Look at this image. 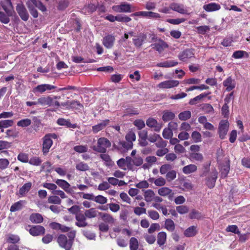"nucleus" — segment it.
<instances>
[{"mask_svg":"<svg viewBox=\"0 0 250 250\" xmlns=\"http://www.w3.org/2000/svg\"><path fill=\"white\" fill-rule=\"evenodd\" d=\"M111 146V143L106 138L101 137L98 140L96 146H94L93 149L101 153H105L107 148Z\"/></svg>","mask_w":250,"mask_h":250,"instance_id":"obj_1","label":"nucleus"},{"mask_svg":"<svg viewBox=\"0 0 250 250\" xmlns=\"http://www.w3.org/2000/svg\"><path fill=\"white\" fill-rule=\"evenodd\" d=\"M57 242L60 246L65 250H71L73 243L72 239H68L67 237L63 234H61L58 236Z\"/></svg>","mask_w":250,"mask_h":250,"instance_id":"obj_2","label":"nucleus"},{"mask_svg":"<svg viewBox=\"0 0 250 250\" xmlns=\"http://www.w3.org/2000/svg\"><path fill=\"white\" fill-rule=\"evenodd\" d=\"M218 172L215 169L212 170L208 173L206 178V185L209 188H212L215 185L217 178Z\"/></svg>","mask_w":250,"mask_h":250,"instance_id":"obj_3","label":"nucleus"},{"mask_svg":"<svg viewBox=\"0 0 250 250\" xmlns=\"http://www.w3.org/2000/svg\"><path fill=\"white\" fill-rule=\"evenodd\" d=\"M112 9L117 13H130L134 10L132 9V6L130 4L125 2H122L119 5H113Z\"/></svg>","mask_w":250,"mask_h":250,"instance_id":"obj_4","label":"nucleus"},{"mask_svg":"<svg viewBox=\"0 0 250 250\" xmlns=\"http://www.w3.org/2000/svg\"><path fill=\"white\" fill-rule=\"evenodd\" d=\"M16 10L22 20L27 21L29 19V15L22 2L17 4Z\"/></svg>","mask_w":250,"mask_h":250,"instance_id":"obj_5","label":"nucleus"},{"mask_svg":"<svg viewBox=\"0 0 250 250\" xmlns=\"http://www.w3.org/2000/svg\"><path fill=\"white\" fill-rule=\"evenodd\" d=\"M131 16H141L155 19L161 18V15L159 13L151 11H139L132 14Z\"/></svg>","mask_w":250,"mask_h":250,"instance_id":"obj_6","label":"nucleus"},{"mask_svg":"<svg viewBox=\"0 0 250 250\" xmlns=\"http://www.w3.org/2000/svg\"><path fill=\"white\" fill-rule=\"evenodd\" d=\"M229 124L227 121L222 120L220 121L219 127H218V133L219 134V137L221 139H224L225 136L227 135L228 131Z\"/></svg>","mask_w":250,"mask_h":250,"instance_id":"obj_7","label":"nucleus"},{"mask_svg":"<svg viewBox=\"0 0 250 250\" xmlns=\"http://www.w3.org/2000/svg\"><path fill=\"white\" fill-rule=\"evenodd\" d=\"M194 53L191 49H187L181 52L178 56L179 59L184 62H187L189 59L194 57Z\"/></svg>","mask_w":250,"mask_h":250,"instance_id":"obj_8","label":"nucleus"},{"mask_svg":"<svg viewBox=\"0 0 250 250\" xmlns=\"http://www.w3.org/2000/svg\"><path fill=\"white\" fill-rule=\"evenodd\" d=\"M56 88L55 86L49 84H39L33 88V91L34 93L39 92L43 93L46 91H51Z\"/></svg>","mask_w":250,"mask_h":250,"instance_id":"obj_9","label":"nucleus"},{"mask_svg":"<svg viewBox=\"0 0 250 250\" xmlns=\"http://www.w3.org/2000/svg\"><path fill=\"white\" fill-rule=\"evenodd\" d=\"M170 8L171 10L181 14H189V13H188L187 9L185 8L184 5L182 4L172 2L170 4Z\"/></svg>","mask_w":250,"mask_h":250,"instance_id":"obj_10","label":"nucleus"},{"mask_svg":"<svg viewBox=\"0 0 250 250\" xmlns=\"http://www.w3.org/2000/svg\"><path fill=\"white\" fill-rule=\"evenodd\" d=\"M53 145V141L45 135L42 138V151L44 155H46L49 151Z\"/></svg>","mask_w":250,"mask_h":250,"instance_id":"obj_11","label":"nucleus"},{"mask_svg":"<svg viewBox=\"0 0 250 250\" xmlns=\"http://www.w3.org/2000/svg\"><path fill=\"white\" fill-rule=\"evenodd\" d=\"M75 219L77 222L75 223V225L80 228H84L88 225V223L86 222V218L83 213H77L76 215Z\"/></svg>","mask_w":250,"mask_h":250,"instance_id":"obj_12","label":"nucleus"},{"mask_svg":"<svg viewBox=\"0 0 250 250\" xmlns=\"http://www.w3.org/2000/svg\"><path fill=\"white\" fill-rule=\"evenodd\" d=\"M158 194L162 196H167L169 200H172L174 197V193L172 190L167 187H163L158 190Z\"/></svg>","mask_w":250,"mask_h":250,"instance_id":"obj_13","label":"nucleus"},{"mask_svg":"<svg viewBox=\"0 0 250 250\" xmlns=\"http://www.w3.org/2000/svg\"><path fill=\"white\" fill-rule=\"evenodd\" d=\"M115 37L112 35H107L104 37L103 39V44L105 47L107 49L111 48L115 42Z\"/></svg>","mask_w":250,"mask_h":250,"instance_id":"obj_14","label":"nucleus"},{"mask_svg":"<svg viewBox=\"0 0 250 250\" xmlns=\"http://www.w3.org/2000/svg\"><path fill=\"white\" fill-rule=\"evenodd\" d=\"M179 82L177 80H168L160 83L158 87L161 88H171L178 85Z\"/></svg>","mask_w":250,"mask_h":250,"instance_id":"obj_15","label":"nucleus"},{"mask_svg":"<svg viewBox=\"0 0 250 250\" xmlns=\"http://www.w3.org/2000/svg\"><path fill=\"white\" fill-rule=\"evenodd\" d=\"M223 84L226 87V91H230L235 87L236 81L231 77H229L223 81Z\"/></svg>","mask_w":250,"mask_h":250,"instance_id":"obj_16","label":"nucleus"},{"mask_svg":"<svg viewBox=\"0 0 250 250\" xmlns=\"http://www.w3.org/2000/svg\"><path fill=\"white\" fill-rule=\"evenodd\" d=\"M146 124L148 127L153 128L154 130L157 132H159L162 128L161 125L153 118H148L146 121Z\"/></svg>","mask_w":250,"mask_h":250,"instance_id":"obj_17","label":"nucleus"},{"mask_svg":"<svg viewBox=\"0 0 250 250\" xmlns=\"http://www.w3.org/2000/svg\"><path fill=\"white\" fill-rule=\"evenodd\" d=\"M109 120L106 119L101 121L97 125H93L92 129V132L95 134L97 133L99 131L105 128V127L109 125Z\"/></svg>","mask_w":250,"mask_h":250,"instance_id":"obj_18","label":"nucleus"},{"mask_svg":"<svg viewBox=\"0 0 250 250\" xmlns=\"http://www.w3.org/2000/svg\"><path fill=\"white\" fill-rule=\"evenodd\" d=\"M29 231L31 235L36 236L43 234L45 232V229L42 226L37 225L32 227Z\"/></svg>","mask_w":250,"mask_h":250,"instance_id":"obj_19","label":"nucleus"},{"mask_svg":"<svg viewBox=\"0 0 250 250\" xmlns=\"http://www.w3.org/2000/svg\"><path fill=\"white\" fill-rule=\"evenodd\" d=\"M1 6L5 13L9 15H13L14 11L10 0H5L1 3Z\"/></svg>","mask_w":250,"mask_h":250,"instance_id":"obj_20","label":"nucleus"},{"mask_svg":"<svg viewBox=\"0 0 250 250\" xmlns=\"http://www.w3.org/2000/svg\"><path fill=\"white\" fill-rule=\"evenodd\" d=\"M146 38V35L143 33L135 36L132 40L134 45L136 47H140L144 42Z\"/></svg>","mask_w":250,"mask_h":250,"instance_id":"obj_21","label":"nucleus"},{"mask_svg":"<svg viewBox=\"0 0 250 250\" xmlns=\"http://www.w3.org/2000/svg\"><path fill=\"white\" fill-rule=\"evenodd\" d=\"M55 183L67 193H71V190L70 189V185L65 180L57 179L56 180Z\"/></svg>","mask_w":250,"mask_h":250,"instance_id":"obj_22","label":"nucleus"},{"mask_svg":"<svg viewBox=\"0 0 250 250\" xmlns=\"http://www.w3.org/2000/svg\"><path fill=\"white\" fill-rule=\"evenodd\" d=\"M220 8V5L215 2H211L203 6V9L207 12L215 11L219 10Z\"/></svg>","mask_w":250,"mask_h":250,"instance_id":"obj_23","label":"nucleus"},{"mask_svg":"<svg viewBox=\"0 0 250 250\" xmlns=\"http://www.w3.org/2000/svg\"><path fill=\"white\" fill-rule=\"evenodd\" d=\"M52 97L50 96H42L38 99V103L42 106H50Z\"/></svg>","mask_w":250,"mask_h":250,"instance_id":"obj_24","label":"nucleus"},{"mask_svg":"<svg viewBox=\"0 0 250 250\" xmlns=\"http://www.w3.org/2000/svg\"><path fill=\"white\" fill-rule=\"evenodd\" d=\"M175 117V114L169 110H164L163 112L162 120L165 122L172 120Z\"/></svg>","mask_w":250,"mask_h":250,"instance_id":"obj_25","label":"nucleus"},{"mask_svg":"<svg viewBox=\"0 0 250 250\" xmlns=\"http://www.w3.org/2000/svg\"><path fill=\"white\" fill-rule=\"evenodd\" d=\"M197 167L194 164H190L185 166L182 169L183 172L185 174H189L196 172Z\"/></svg>","mask_w":250,"mask_h":250,"instance_id":"obj_26","label":"nucleus"},{"mask_svg":"<svg viewBox=\"0 0 250 250\" xmlns=\"http://www.w3.org/2000/svg\"><path fill=\"white\" fill-rule=\"evenodd\" d=\"M99 215L101 217L102 220L106 223L112 224L115 223V219L112 216L108 213H99Z\"/></svg>","mask_w":250,"mask_h":250,"instance_id":"obj_27","label":"nucleus"},{"mask_svg":"<svg viewBox=\"0 0 250 250\" xmlns=\"http://www.w3.org/2000/svg\"><path fill=\"white\" fill-rule=\"evenodd\" d=\"M32 187L31 182H28L24 184L19 190L20 196H24L30 190Z\"/></svg>","mask_w":250,"mask_h":250,"instance_id":"obj_28","label":"nucleus"},{"mask_svg":"<svg viewBox=\"0 0 250 250\" xmlns=\"http://www.w3.org/2000/svg\"><path fill=\"white\" fill-rule=\"evenodd\" d=\"M57 122L60 125H64L68 127L75 128L77 127L76 124H72L69 120H66L63 118L58 119Z\"/></svg>","mask_w":250,"mask_h":250,"instance_id":"obj_29","label":"nucleus"},{"mask_svg":"<svg viewBox=\"0 0 250 250\" xmlns=\"http://www.w3.org/2000/svg\"><path fill=\"white\" fill-rule=\"evenodd\" d=\"M100 212L96 210L95 208H91L89 209L86 210L84 212V215L87 218H95L99 215Z\"/></svg>","mask_w":250,"mask_h":250,"instance_id":"obj_30","label":"nucleus"},{"mask_svg":"<svg viewBox=\"0 0 250 250\" xmlns=\"http://www.w3.org/2000/svg\"><path fill=\"white\" fill-rule=\"evenodd\" d=\"M178 62L174 60H168L159 63L157 66L162 67H171L177 65Z\"/></svg>","mask_w":250,"mask_h":250,"instance_id":"obj_31","label":"nucleus"},{"mask_svg":"<svg viewBox=\"0 0 250 250\" xmlns=\"http://www.w3.org/2000/svg\"><path fill=\"white\" fill-rule=\"evenodd\" d=\"M209 94V92L207 93H202L199 95L198 96L194 97V98L190 99L189 102V104L190 105L195 104L197 103H199V102L201 101L204 98L206 97Z\"/></svg>","mask_w":250,"mask_h":250,"instance_id":"obj_32","label":"nucleus"},{"mask_svg":"<svg viewBox=\"0 0 250 250\" xmlns=\"http://www.w3.org/2000/svg\"><path fill=\"white\" fill-rule=\"evenodd\" d=\"M144 195L145 201L147 202H150L153 200L155 194L152 190L148 189L144 191Z\"/></svg>","mask_w":250,"mask_h":250,"instance_id":"obj_33","label":"nucleus"},{"mask_svg":"<svg viewBox=\"0 0 250 250\" xmlns=\"http://www.w3.org/2000/svg\"><path fill=\"white\" fill-rule=\"evenodd\" d=\"M167 233L164 231H161L158 234L157 243L160 246L164 245L166 242Z\"/></svg>","mask_w":250,"mask_h":250,"instance_id":"obj_34","label":"nucleus"},{"mask_svg":"<svg viewBox=\"0 0 250 250\" xmlns=\"http://www.w3.org/2000/svg\"><path fill=\"white\" fill-rule=\"evenodd\" d=\"M25 201L20 200L13 204L10 207V210L11 212H15L16 211L21 210L24 204Z\"/></svg>","mask_w":250,"mask_h":250,"instance_id":"obj_35","label":"nucleus"},{"mask_svg":"<svg viewBox=\"0 0 250 250\" xmlns=\"http://www.w3.org/2000/svg\"><path fill=\"white\" fill-rule=\"evenodd\" d=\"M197 233L196 227L195 226H191L188 228L184 231V235L186 237H190L195 236Z\"/></svg>","mask_w":250,"mask_h":250,"instance_id":"obj_36","label":"nucleus"},{"mask_svg":"<svg viewBox=\"0 0 250 250\" xmlns=\"http://www.w3.org/2000/svg\"><path fill=\"white\" fill-rule=\"evenodd\" d=\"M30 220L32 223H41L43 221V217L39 213H33L30 216Z\"/></svg>","mask_w":250,"mask_h":250,"instance_id":"obj_37","label":"nucleus"},{"mask_svg":"<svg viewBox=\"0 0 250 250\" xmlns=\"http://www.w3.org/2000/svg\"><path fill=\"white\" fill-rule=\"evenodd\" d=\"M6 138H15L19 136V132L16 128L8 129L5 132Z\"/></svg>","mask_w":250,"mask_h":250,"instance_id":"obj_38","label":"nucleus"},{"mask_svg":"<svg viewBox=\"0 0 250 250\" xmlns=\"http://www.w3.org/2000/svg\"><path fill=\"white\" fill-rule=\"evenodd\" d=\"M165 228L168 231L172 232L175 229V224L171 219H167L165 221Z\"/></svg>","mask_w":250,"mask_h":250,"instance_id":"obj_39","label":"nucleus"},{"mask_svg":"<svg viewBox=\"0 0 250 250\" xmlns=\"http://www.w3.org/2000/svg\"><path fill=\"white\" fill-rule=\"evenodd\" d=\"M201 109L206 113H213L214 109L209 104H203L200 105Z\"/></svg>","mask_w":250,"mask_h":250,"instance_id":"obj_40","label":"nucleus"},{"mask_svg":"<svg viewBox=\"0 0 250 250\" xmlns=\"http://www.w3.org/2000/svg\"><path fill=\"white\" fill-rule=\"evenodd\" d=\"M191 117V113L189 110H186L180 113L178 115L179 120L181 121H186L190 119Z\"/></svg>","mask_w":250,"mask_h":250,"instance_id":"obj_41","label":"nucleus"},{"mask_svg":"<svg viewBox=\"0 0 250 250\" xmlns=\"http://www.w3.org/2000/svg\"><path fill=\"white\" fill-rule=\"evenodd\" d=\"M139 247V242L135 237H131L129 241L130 250H137Z\"/></svg>","mask_w":250,"mask_h":250,"instance_id":"obj_42","label":"nucleus"},{"mask_svg":"<svg viewBox=\"0 0 250 250\" xmlns=\"http://www.w3.org/2000/svg\"><path fill=\"white\" fill-rule=\"evenodd\" d=\"M189 216L192 219H200L203 218L202 213L196 209H192L189 214Z\"/></svg>","mask_w":250,"mask_h":250,"instance_id":"obj_43","label":"nucleus"},{"mask_svg":"<svg viewBox=\"0 0 250 250\" xmlns=\"http://www.w3.org/2000/svg\"><path fill=\"white\" fill-rule=\"evenodd\" d=\"M225 104L223 105L222 107V114L225 117H226L229 114V106L228 105V104L229 103V99L227 98L225 99Z\"/></svg>","mask_w":250,"mask_h":250,"instance_id":"obj_44","label":"nucleus"},{"mask_svg":"<svg viewBox=\"0 0 250 250\" xmlns=\"http://www.w3.org/2000/svg\"><path fill=\"white\" fill-rule=\"evenodd\" d=\"M13 15H9L7 13L5 14L3 12H0V21L4 24H7L10 21V17Z\"/></svg>","mask_w":250,"mask_h":250,"instance_id":"obj_45","label":"nucleus"},{"mask_svg":"<svg viewBox=\"0 0 250 250\" xmlns=\"http://www.w3.org/2000/svg\"><path fill=\"white\" fill-rule=\"evenodd\" d=\"M20 240V238L18 235L14 234H9L7 236L6 241L8 243L15 244Z\"/></svg>","mask_w":250,"mask_h":250,"instance_id":"obj_46","label":"nucleus"},{"mask_svg":"<svg viewBox=\"0 0 250 250\" xmlns=\"http://www.w3.org/2000/svg\"><path fill=\"white\" fill-rule=\"evenodd\" d=\"M190 159L192 161L202 162L203 160V156L200 153H192L190 154Z\"/></svg>","mask_w":250,"mask_h":250,"instance_id":"obj_47","label":"nucleus"},{"mask_svg":"<svg viewBox=\"0 0 250 250\" xmlns=\"http://www.w3.org/2000/svg\"><path fill=\"white\" fill-rule=\"evenodd\" d=\"M31 124V120L30 119H24L18 122L17 125L22 127H27Z\"/></svg>","mask_w":250,"mask_h":250,"instance_id":"obj_48","label":"nucleus"},{"mask_svg":"<svg viewBox=\"0 0 250 250\" xmlns=\"http://www.w3.org/2000/svg\"><path fill=\"white\" fill-rule=\"evenodd\" d=\"M76 168L78 170L84 171L89 169V167L87 164L81 162L76 164Z\"/></svg>","mask_w":250,"mask_h":250,"instance_id":"obj_49","label":"nucleus"},{"mask_svg":"<svg viewBox=\"0 0 250 250\" xmlns=\"http://www.w3.org/2000/svg\"><path fill=\"white\" fill-rule=\"evenodd\" d=\"M48 202L50 204L60 205L61 203V199L57 196L53 195L48 197Z\"/></svg>","mask_w":250,"mask_h":250,"instance_id":"obj_50","label":"nucleus"},{"mask_svg":"<svg viewBox=\"0 0 250 250\" xmlns=\"http://www.w3.org/2000/svg\"><path fill=\"white\" fill-rule=\"evenodd\" d=\"M42 160L39 157H33L28 161V163L33 166H39L41 164Z\"/></svg>","mask_w":250,"mask_h":250,"instance_id":"obj_51","label":"nucleus"},{"mask_svg":"<svg viewBox=\"0 0 250 250\" xmlns=\"http://www.w3.org/2000/svg\"><path fill=\"white\" fill-rule=\"evenodd\" d=\"M93 201L99 204H104L107 203V199L103 195H99L97 196H94Z\"/></svg>","mask_w":250,"mask_h":250,"instance_id":"obj_52","label":"nucleus"},{"mask_svg":"<svg viewBox=\"0 0 250 250\" xmlns=\"http://www.w3.org/2000/svg\"><path fill=\"white\" fill-rule=\"evenodd\" d=\"M172 167L169 164H164L160 168V172L161 174H165L171 170Z\"/></svg>","mask_w":250,"mask_h":250,"instance_id":"obj_53","label":"nucleus"},{"mask_svg":"<svg viewBox=\"0 0 250 250\" xmlns=\"http://www.w3.org/2000/svg\"><path fill=\"white\" fill-rule=\"evenodd\" d=\"M70 109L73 108L76 109L81 110L83 108V105L79 102L72 100L71 101Z\"/></svg>","mask_w":250,"mask_h":250,"instance_id":"obj_54","label":"nucleus"},{"mask_svg":"<svg viewBox=\"0 0 250 250\" xmlns=\"http://www.w3.org/2000/svg\"><path fill=\"white\" fill-rule=\"evenodd\" d=\"M133 125L138 129L141 130L145 126V122L142 119H137L133 122Z\"/></svg>","mask_w":250,"mask_h":250,"instance_id":"obj_55","label":"nucleus"},{"mask_svg":"<svg viewBox=\"0 0 250 250\" xmlns=\"http://www.w3.org/2000/svg\"><path fill=\"white\" fill-rule=\"evenodd\" d=\"M17 159L22 163H28L29 161L28 155L24 153H20L17 156Z\"/></svg>","mask_w":250,"mask_h":250,"instance_id":"obj_56","label":"nucleus"},{"mask_svg":"<svg viewBox=\"0 0 250 250\" xmlns=\"http://www.w3.org/2000/svg\"><path fill=\"white\" fill-rule=\"evenodd\" d=\"M229 170V164H227L226 165H224L222 167L221 169V177L222 178H225Z\"/></svg>","mask_w":250,"mask_h":250,"instance_id":"obj_57","label":"nucleus"},{"mask_svg":"<svg viewBox=\"0 0 250 250\" xmlns=\"http://www.w3.org/2000/svg\"><path fill=\"white\" fill-rule=\"evenodd\" d=\"M117 165L121 169L125 170L127 169L126 160L124 158H121L117 161Z\"/></svg>","mask_w":250,"mask_h":250,"instance_id":"obj_58","label":"nucleus"},{"mask_svg":"<svg viewBox=\"0 0 250 250\" xmlns=\"http://www.w3.org/2000/svg\"><path fill=\"white\" fill-rule=\"evenodd\" d=\"M132 163L135 166H140L143 163V159L141 156H135L132 158Z\"/></svg>","mask_w":250,"mask_h":250,"instance_id":"obj_59","label":"nucleus"},{"mask_svg":"<svg viewBox=\"0 0 250 250\" xmlns=\"http://www.w3.org/2000/svg\"><path fill=\"white\" fill-rule=\"evenodd\" d=\"M2 128H7L12 126L14 124L12 120H5L0 121Z\"/></svg>","mask_w":250,"mask_h":250,"instance_id":"obj_60","label":"nucleus"},{"mask_svg":"<svg viewBox=\"0 0 250 250\" xmlns=\"http://www.w3.org/2000/svg\"><path fill=\"white\" fill-rule=\"evenodd\" d=\"M125 139L126 141L129 143H132L136 140V135L135 133L132 131H129L125 136Z\"/></svg>","mask_w":250,"mask_h":250,"instance_id":"obj_61","label":"nucleus"},{"mask_svg":"<svg viewBox=\"0 0 250 250\" xmlns=\"http://www.w3.org/2000/svg\"><path fill=\"white\" fill-rule=\"evenodd\" d=\"M176 209L177 211L181 214L187 213L189 211V208L184 205L177 206Z\"/></svg>","mask_w":250,"mask_h":250,"instance_id":"obj_62","label":"nucleus"},{"mask_svg":"<svg viewBox=\"0 0 250 250\" xmlns=\"http://www.w3.org/2000/svg\"><path fill=\"white\" fill-rule=\"evenodd\" d=\"M167 47V45L164 42H160L155 44L154 48L159 52L163 51L165 48Z\"/></svg>","mask_w":250,"mask_h":250,"instance_id":"obj_63","label":"nucleus"},{"mask_svg":"<svg viewBox=\"0 0 250 250\" xmlns=\"http://www.w3.org/2000/svg\"><path fill=\"white\" fill-rule=\"evenodd\" d=\"M191 137L196 143L200 142L202 141L201 134L196 131H193L191 134Z\"/></svg>","mask_w":250,"mask_h":250,"instance_id":"obj_64","label":"nucleus"}]
</instances>
